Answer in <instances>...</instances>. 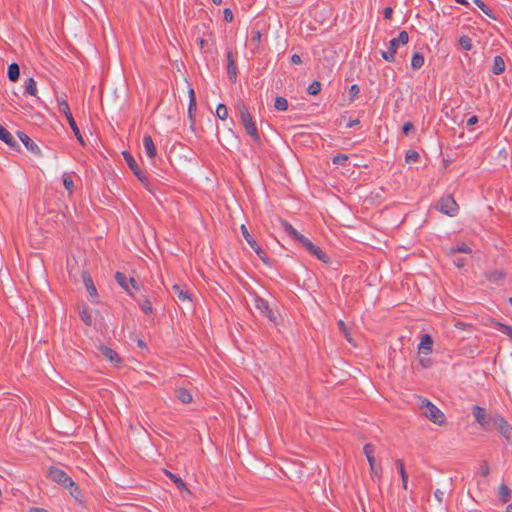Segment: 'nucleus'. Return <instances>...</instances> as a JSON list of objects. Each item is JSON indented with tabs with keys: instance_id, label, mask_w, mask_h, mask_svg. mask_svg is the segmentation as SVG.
I'll list each match as a JSON object with an SVG mask.
<instances>
[{
	"instance_id": "obj_1",
	"label": "nucleus",
	"mask_w": 512,
	"mask_h": 512,
	"mask_svg": "<svg viewBox=\"0 0 512 512\" xmlns=\"http://www.w3.org/2000/svg\"><path fill=\"white\" fill-rule=\"evenodd\" d=\"M472 415L482 430L486 432L497 431L505 438L507 443L511 442L512 426L502 415L497 412H488L478 405L472 407Z\"/></svg>"
},
{
	"instance_id": "obj_2",
	"label": "nucleus",
	"mask_w": 512,
	"mask_h": 512,
	"mask_svg": "<svg viewBox=\"0 0 512 512\" xmlns=\"http://www.w3.org/2000/svg\"><path fill=\"white\" fill-rule=\"evenodd\" d=\"M237 110L240 118V123L243 125L246 133L252 138L253 142L260 144L261 138L256 127L255 122L253 121L252 115L248 110V107L244 102H239L237 104Z\"/></svg>"
},
{
	"instance_id": "obj_3",
	"label": "nucleus",
	"mask_w": 512,
	"mask_h": 512,
	"mask_svg": "<svg viewBox=\"0 0 512 512\" xmlns=\"http://www.w3.org/2000/svg\"><path fill=\"white\" fill-rule=\"evenodd\" d=\"M419 407L422 414L434 424L441 426L446 422L444 413L428 399H421Z\"/></svg>"
},
{
	"instance_id": "obj_4",
	"label": "nucleus",
	"mask_w": 512,
	"mask_h": 512,
	"mask_svg": "<svg viewBox=\"0 0 512 512\" xmlns=\"http://www.w3.org/2000/svg\"><path fill=\"white\" fill-rule=\"evenodd\" d=\"M57 101H58V110H59V112L64 114L65 118L68 121L70 128L72 129L75 137L77 138V141L81 145H85L83 136H82L80 129L71 113L68 102L65 99H58Z\"/></svg>"
},
{
	"instance_id": "obj_5",
	"label": "nucleus",
	"mask_w": 512,
	"mask_h": 512,
	"mask_svg": "<svg viewBox=\"0 0 512 512\" xmlns=\"http://www.w3.org/2000/svg\"><path fill=\"white\" fill-rule=\"evenodd\" d=\"M435 208L450 217L456 216L459 211L457 202L450 194L442 196L436 203Z\"/></svg>"
},
{
	"instance_id": "obj_6",
	"label": "nucleus",
	"mask_w": 512,
	"mask_h": 512,
	"mask_svg": "<svg viewBox=\"0 0 512 512\" xmlns=\"http://www.w3.org/2000/svg\"><path fill=\"white\" fill-rule=\"evenodd\" d=\"M122 155H123V158L125 160V162L127 163L128 167L131 169V171L133 172V174L137 177V179L147 188V189H150V182H149V179H148V176L146 173H144L139 165L137 164L136 160L134 159V157L128 152V151H123L122 152Z\"/></svg>"
},
{
	"instance_id": "obj_7",
	"label": "nucleus",
	"mask_w": 512,
	"mask_h": 512,
	"mask_svg": "<svg viewBox=\"0 0 512 512\" xmlns=\"http://www.w3.org/2000/svg\"><path fill=\"white\" fill-rule=\"evenodd\" d=\"M240 229L244 239L247 241L249 246L254 250L262 262L270 267L272 265V260L267 256V253L256 243L254 238L250 235L247 227L242 224Z\"/></svg>"
},
{
	"instance_id": "obj_8",
	"label": "nucleus",
	"mask_w": 512,
	"mask_h": 512,
	"mask_svg": "<svg viewBox=\"0 0 512 512\" xmlns=\"http://www.w3.org/2000/svg\"><path fill=\"white\" fill-rule=\"evenodd\" d=\"M115 281L118 283V285L124 289L129 296L134 297V291L140 290V285L133 277H127V275L123 272L117 271L115 273Z\"/></svg>"
},
{
	"instance_id": "obj_9",
	"label": "nucleus",
	"mask_w": 512,
	"mask_h": 512,
	"mask_svg": "<svg viewBox=\"0 0 512 512\" xmlns=\"http://www.w3.org/2000/svg\"><path fill=\"white\" fill-rule=\"evenodd\" d=\"M47 478L62 487L72 485V478L62 469L56 466H50L47 470Z\"/></svg>"
},
{
	"instance_id": "obj_10",
	"label": "nucleus",
	"mask_w": 512,
	"mask_h": 512,
	"mask_svg": "<svg viewBox=\"0 0 512 512\" xmlns=\"http://www.w3.org/2000/svg\"><path fill=\"white\" fill-rule=\"evenodd\" d=\"M299 243L317 259L323 261L324 263L329 262V257L326 255V253L319 246L313 244L307 237L304 236L301 238Z\"/></svg>"
},
{
	"instance_id": "obj_11",
	"label": "nucleus",
	"mask_w": 512,
	"mask_h": 512,
	"mask_svg": "<svg viewBox=\"0 0 512 512\" xmlns=\"http://www.w3.org/2000/svg\"><path fill=\"white\" fill-rule=\"evenodd\" d=\"M254 305H255L256 309L259 310L263 316L267 317L270 321L275 322L276 315L273 312V310L270 309L269 303L266 299L256 295L254 298Z\"/></svg>"
},
{
	"instance_id": "obj_12",
	"label": "nucleus",
	"mask_w": 512,
	"mask_h": 512,
	"mask_svg": "<svg viewBox=\"0 0 512 512\" xmlns=\"http://www.w3.org/2000/svg\"><path fill=\"white\" fill-rule=\"evenodd\" d=\"M81 276H82L84 286L86 287L87 292L91 298V301L94 303H98L99 295H98L97 289L94 285V282H93V279H92L90 273L88 271L84 270V271H82Z\"/></svg>"
},
{
	"instance_id": "obj_13",
	"label": "nucleus",
	"mask_w": 512,
	"mask_h": 512,
	"mask_svg": "<svg viewBox=\"0 0 512 512\" xmlns=\"http://www.w3.org/2000/svg\"><path fill=\"white\" fill-rule=\"evenodd\" d=\"M226 58H227V76L232 83H235L237 80L238 70H237V66H236V62H235L232 50H230V49L227 50Z\"/></svg>"
},
{
	"instance_id": "obj_14",
	"label": "nucleus",
	"mask_w": 512,
	"mask_h": 512,
	"mask_svg": "<svg viewBox=\"0 0 512 512\" xmlns=\"http://www.w3.org/2000/svg\"><path fill=\"white\" fill-rule=\"evenodd\" d=\"M17 135L27 150L36 156L41 155L40 147L27 134L22 131H18Z\"/></svg>"
},
{
	"instance_id": "obj_15",
	"label": "nucleus",
	"mask_w": 512,
	"mask_h": 512,
	"mask_svg": "<svg viewBox=\"0 0 512 512\" xmlns=\"http://www.w3.org/2000/svg\"><path fill=\"white\" fill-rule=\"evenodd\" d=\"M189 105H188V118L190 120L191 128L194 127L196 121L197 102L193 88L189 89Z\"/></svg>"
},
{
	"instance_id": "obj_16",
	"label": "nucleus",
	"mask_w": 512,
	"mask_h": 512,
	"mask_svg": "<svg viewBox=\"0 0 512 512\" xmlns=\"http://www.w3.org/2000/svg\"><path fill=\"white\" fill-rule=\"evenodd\" d=\"M171 290L180 302H192V294L185 286L174 284L172 285Z\"/></svg>"
},
{
	"instance_id": "obj_17",
	"label": "nucleus",
	"mask_w": 512,
	"mask_h": 512,
	"mask_svg": "<svg viewBox=\"0 0 512 512\" xmlns=\"http://www.w3.org/2000/svg\"><path fill=\"white\" fill-rule=\"evenodd\" d=\"M433 338L429 334H424L421 337L420 343L418 345L419 353L429 355L433 349Z\"/></svg>"
},
{
	"instance_id": "obj_18",
	"label": "nucleus",
	"mask_w": 512,
	"mask_h": 512,
	"mask_svg": "<svg viewBox=\"0 0 512 512\" xmlns=\"http://www.w3.org/2000/svg\"><path fill=\"white\" fill-rule=\"evenodd\" d=\"M409 41V35L407 33V31L403 30L399 33L398 37L396 38H392L389 42V47L390 50H392L393 52H397V49L399 48L400 45H406Z\"/></svg>"
},
{
	"instance_id": "obj_19",
	"label": "nucleus",
	"mask_w": 512,
	"mask_h": 512,
	"mask_svg": "<svg viewBox=\"0 0 512 512\" xmlns=\"http://www.w3.org/2000/svg\"><path fill=\"white\" fill-rule=\"evenodd\" d=\"M135 301L137 302L140 310L146 314V315H152L154 314V309L152 307L151 300L147 297L142 295L141 297H133Z\"/></svg>"
},
{
	"instance_id": "obj_20",
	"label": "nucleus",
	"mask_w": 512,
	"mask_h": 512,
	"mask_svg": "<svg viewBox=\"0 0 512 512\" xmlns=\"http://www.w3.org/2000/svg\"><path fill=\"white\" fill-rule=\"evenodd\" d=\"M142 142L147 157L150 159L154 158L157 155V150L151 135L145 134Z\"/></svg>"
},
{
	"instance_id": "obj_21",
	"label": "nucleus",
	"mask_w": 512,
	"mask_h": 512,
	"mask_svg": "<svg viewBox=\"0 0 512 512\" xmlns=\"http://www.w3.org/2000/svg\"><path fill=\"white\" fill-rule=\"evenodd\" d=\"M0 140L3 141L11 148H19V144L14 139L13 135L0 124Z\"/></svg>"
},
{
	"instance_id": "obj_22",
	"label": "nucleus",
	"mask_w": 512,
	"mask_h": 512,
	"mask_svg": "<svg viewBox=\"0 0 512 512\" xmlns=\"http://www.w3.org/2000/svg\"><path fill=\"white\" fill-rule=\"evenodd\" d=\"M99 350L101 352V354L109 361L111 362H114V363H121L122 359L121 357L118 355V353L113 350L112 348L108 347V346H105V345H102L99 347Z\"/></svg>"
},
{
	"instance_id": "obj_23",
	"label": "nucleus",
	"mask_w": 512,
	"mask_h": 512,
	"mask_svg": "<svg viewBox=\"0 0 512 512\" xmlns=\"http://www.w3.org/2000/svg\"><path fill=\"white\" fill-rule=\"evenodd\" d=\"M280 224L284 232L292 239L299 242L300 239L304 237V235L300 234L288 221L281 219Z\"/></svg>"
},
{
	"instance_id": "obj_24",
	"label": "nucleus",
	"mask_w": 512,
	"mask_h": 512,
	"mask_svg": "<svg viewBox=\"0 0 512 512\" xmlns=\"http://www.w3.org/2000/svg\"><path fill=\"white\" fill-rule=\"evenodd\" d=\"M484 275L489 282L497 285H501L506 276L503 270L487 271Z\"/></svg>"
},
{
	"instance_id": "obj_25",
	"label": "nucleus",
	"mask_w": 512,
	"mask_h": 512,
	"mask_svg": "<svg viewBox=\"0 0 512 512\" xmlns=\"http://www.w3.org/2000/svg\"><path fill=\"white\" fill-rule=\"evenodd\" d=\"M165 474L167 475V477L176 485V487L182 491V492H186L188 494H191V491L187 488L186 486V483L182 480V478L170 471H165Z\"/></svg>"
},
{
	"instance_id": "obj_26",
	"label": "nucleus",
	"mask_w": 512,
	"mask_h": 512,
	"mask_svg": "<svg viewBox=\"0 0 512 512\" xmlns=\"http://www.w3.org/2000/svg\"><path fill=\"white\" fill-rule=\"evenodd\" d=\"M505 67L506 66H505L504 59L499 55L495 56L493 59V65L491 68V72L494 75H500L505 71Z\"/></svg>"
},
{
	"instance_id": "obj_27",
	"label": "nucleus",
	"mask_w": 512,
	"mask_h": 512,
	"mask_svg": "<svg viewBox=\"0 0 512 512\" xmlns=\"http://www.w3.org/2000/svg\"><path fill=\"white\" fill-rule=\"evenodd\" d=\"M176 398L183 404H189L192 402L193 397L191 393L185 388H178L175 391Z\"/></svg>"
},
{
	"instance_id": "obj_28",
	"label": "nucleus",
	"mask_w": 512,
	"mask_h": 512,
	"mask_svg": "<svg viewBox=\"0 0 512 512\" xmlns=\"http://www.w3.org/2000/svg\"><path fill=\"white\" fill-rule=\"evenodd\" d=\"M7 77L11 82H17L20 77V67L17 63L13 62L8 66Z\"/></svg>"
},
{
	"instance_id": "obj_29",
	"label": "nucleus",
	"mask_w": 512,
	"mask_h": 512,
	"mask_svg": "<svg viewBox=\"0 0 512 512\" xmlns=\"http://www.w3.org/2000/svg\"><path fill=\"white\" fill-rule=\"evenodd\" d=\"M65 488L69 490L70 495L74 497L75 500L82 502V491L76 482L72 480V485L66 486Z\"/></svg>"
},
{
	"instance_id": "obj_30",
	"label": "nucleus",
	"mask_w": 512,
	"mask_h": 512,
	"mask_svg": "<svg viewBox=\"0 0 512 512\" xmlns=\"http://www.w3.org/2000/svg\"><path fill=\"white\" fill-rule=\"evenodd\" d=\"M24 89H25V93L26 94H29L31 96H35L36 93H37V86H36V82L35 80L30 77V78H27L24 82Z\"/></svg>"
},
{
	"instance_id": "obj_31",
	"label": "nucleus",
	"mask_w": 512,
	"mask_h": 512,
	"mask_svg": "<svg viewBox=\"0 0 512 512\" xmlns=\"http://www.w3.org/2000/svg\"><path fill=\"white\" fill-rule=\"evenodd\" d=\"M396 466L399 470L400 476L402 478V486L404 489H407L408 475L405 470L404 462L401 459L396 460Z\"/></svg>"
},
{
	"instance_id": "obj_32",
	"label": "nucleus",
	"mask_w": 512,
	"mask_h": 512,
	"mask_svg": "<svg viewBox=\"0 0 512 512\" xmlns=\"http://www.w3.org/2000/svg\"><path fill=\"white\" fill-rule=\"evenodd\" d=\"M511 491L506 484L499 486V499L502 503H508L510 501Z\"/></svg>"
},
{
	"instance_id": "obj_33",
	"label": "nucleus",
	"mask_w": 512,
	"mask_h": 512,
	"mask_svg": "<svg viewBox=\"0 0 512 512\" xmlns=\"http://www.w3.org/2000/svg\"><path fill=\"white\" fill-rule=\"evenodd\" d=\"M424 65V56L421 53H414L411 59V67L414 70L420 69Z\"/></svg>"
},
{
	"instance_id": "obj_34",
	"label": "nucleus",
	"mask_w": 512,
	"mask_h": 512,
	"mask_svg": "<svg viewBox=\"0 0 512 512\" xmlns=\"http://www.w3.org/2000/svg\"><path fill=\"white\" fill-rule=\"evenodd\" d=\"M62 182H63L65 189L71 194L74 189V182L71 177V174L67 173V172L63 173L62 174Z\"/></svg>"
},
{
	"instance_id": "obj_35",
	"label": "nucleus",
	"mask_w": 512,
	"mask_h": 512,
	"mask_svg": "<svg viewBox=\"0 0 512 512\" xmlns=\"http://www.w3.org/2000/svg\"><path fill=\"white\" fill-rule=\"evenodd\" d=\"M475 5L480 8L488 17L496 20L493 10L488 7L482 0H474Z\"/></svg>"
},
{
	"instance_id": "obj_36",
	"label": "nucleus",
	"mask_w": 512,
	"mask_h": 512,
	"mask_svg": "<svg viewBox=\"0 0 512 512\" xmlns=\"http://www.w3.org/2000/svg\"><path fill=\"white\" fill-rule=\"evenodd\" d=\"M337 325H338L339 331L344 335L346 340L348 342H352V334L350 332V329L346 325V323L340 319V320H338Z\"/></svg>"
},
{
	"instance_id": "obj_37",
	"label": "nucleus",
	"mask_w": 512,
	"mask_h": 512,
	"mask_svg": "<svg viewBox=\"0 0 512 512\" xmlns=\"http://www.w3.org/2000/svg\"><path fill=\"white\" fill-rule=\"evenodd\" d=\"M471 252H472V249L466 243L458 244L454 247H451L449 250V254H451V255L456 254V253H468L469 254Z\"/></svg>"
},
{
	"instance_id": "obj_38",
	"label": "nucleus",
	"mask_w": 512,
	"mask_h": 512,
	"mask_svg": "<svg viewBox=\"0 0 512 512\" xmlns=\"http://www.w3.org/2000/svg\"><path fill=\"white\" fill-rule=\"evenodd\" d=\"M363 452L369 464L375 462V448L372 444H366L363 448Z\"/></svg>"
},
{
	"instance_id": "obj_39",
	"label": "nucleus",
	"mask_w": 512,
	"mask_h": 512,
	"mask_svg": "<svg viewBox=\"0 0 512 512\" xmlns=\"http://www.w3.org/2000/svg\"><path fill=\"white\" fill-rule=\"evenodd\" d=\"M274 107L278 111H286L288 109L287 99L281 96H277L275 98Z\"/></svg>"
},
{
	"instance_id": "obj_40",
	"label": "nucleus",
	"mask_w": 512,
	"mask_h": 512,
	"mask_svg": "<svg viewBox=\"0 0 512 512\" xmlns=\"http://www.w3.org/2000/svg\"><path fill=\"white\" fill-rule=\"evenodd\" d=\"M216 116L221 120H226L228 117V110L225 104L219 103L216 107Z\"/></svg>"
},
{
	"instance_id": "obj_41",
	"label": "nucleus",
	"mask_w": 512,
	"mask_h": 512,
	"mask_svg": "<svg viewBox=\"0 0 512 512\" xmlns=\"http://www.w3.org/2000/svg\"><path fill=\"white\" fill-rule=\"evenodd\" d=\"M495 327L502 333L506 334L512 340V326L500 322H495Z\"/></svg>"
},
{
	"instance_id": "obj_42",
	"label": "nucleus",
	"mask_w": 512,
	"mask_h": 512,
	"mask_svg": "<svg viewBox=\"0 0 512 512\" xmlns=\"http://www.w3.org/2000/svg\"><path fill=\"white\" fill-rule=\"evenodd\" d=\"M79 316H80V319L87 325V326H91L92 325V316H91V313L89 312V310L87 308L83 309L80 311L79 313Z\"/></svg>"
},
{
	"instance_id": "obj_43",
	"label": "nucleus",
	"mask_w": 512,
	"mask_h": 512,
	"mask_svg": "<svg viewBox=\"0 0 512 512\" xmlns=\"http://www.w3.org/2000/svg\"><path fill=\"white\" fill-rule=\"evenodd\" d=\"M459 44L466 51H469L472 48V40L467 35H463L459 38Z\"/></svg>"
},
{
	"instance_id": "obj_44",
	"label": "nucleus",
	"mask_w": 512,
	"mask_h": 512,
	"mask_svg": "<svg viewBox=\"0 0 512 512\" xmlns=\"http://www.w3.org/2000/svg\"><path fill=\"white\" fill-rule=\"evenodd\" d=\"M321 91V83L319 81H313L307 88V92L310 95H317Z\"/></svg>"
},
{
	"instance_id": "obj_45",
	"label": "nucleus",
	"mask_w": 512,
	"mask_h": 512,
	"mask_svg": "<svg viewBox=\"0 0 512 512\" xmlns=\"http://www.w3.org/2000/svg\"><path fill=\"white\" fill-rule=\"evenodd\" d=\"M419 159V153L415 150H408L405 155L407 163L416 162Z\"/></svg>"
},
{
	"instance_id": "obj_46",
	"label": "nucleus",
	"mask_w": 512,
	"mask_h": 512,
	"mask_svg": "<svg viewBox=\"0 0 512 512\" xmlns=\"http://www.w3.org/2000/svg\"><path fill=\"white\" fill-rule=\"evenodd\" d=\"M395 54L396 52H393L390 48H388L387 51H381L383 59L388 62H393L395 60Z\"/></svg>"
},
{
	"instance_id": "obj_47",
	"label": "nucleus",
	"mask_w": 512,
	"mask_h": 512,
	"mask_svg": "<svg viewBox=\"0 0 512 512\" xmlns=\"http://www.w3.org/2000/svg\"><path fill=\"white\" fill-rule=\"evenodd\" d=\"M348 159H349V157L347 155H345V154H338V155L333 157L332 162H333V164L342 165Z\"/></svg>"
},
{
	"instance_id": "obj_48",
	"label": "nucleus",
	"mask_w": 512,
	"mask_h": 512,
	"mask_svg": "<svg viewBox=\"0 0 512 512\" xmlns=\"http://www.w3.org/2000/svg\"><path fill=\"white\" fill-rule=\"evenodd\" d=\"M223 17L226 22H232L234 18L232 10L230 8H225L223 11Z\"/></svg>"
},
{
	"instance_id": "obj_49",
	"label": "nucleus",
	"mask_w": 512,
	"mask_h": 512,
	"mask_svg": "<svg viewBox=\"0 0 512 512\" xmlns=\"http://www.w3.org/2000/svg\"><path fill=\"white\" fill-rule=\"evenodd\" d=\"M369 466H370L371 475L379 477V473L381 471V466L376 465V462H372V464H369Z\"/></svg>"
},
{
	"instance_id": "obj_50",
	"label": "nucleus",
	"mask_w": 512,
	"mask_h": 512,
	"mask_svg": "<svg viewBox=\"0 0 512 512\" xmlns=\"http://www.w3.org/2000/svg\"><path fill=\"white\" fill-rule=\"evenodd\" d=\"M414 131V125L411 123V122H406L404 123V125L402 126V132L405 134V135H409L411 132Z\"/></svg>"
},
{
	"instance_id": "obj_51",
	"label": "nucleus",
	"mask_w": 512,
	"mask_h": 512,
	"mask_svg": "<svg viewBox=\"0 0 512 512\" xmlns=\"http://www.w3.org/2000/svg\"><path fill=\"white\" fill-rule=\"evenodd\" d=\"M419 362L423 368H429L432 364L429 358L420 357Z\"/></svg>"
},
{
	"instance_id": "obj_52",
	"label": "nucleus",
	"mask_w": 512,
	"mask_h": 512,
	"mask_svg": "<svg viewBox=\"0 0 512 512\" xmlns=\"http://www.w3.org/2000/svg\"><path fill=\"white\" fill-rule=\"evenodd\" d=\"M393 14V9L391 7H386L383 11L384 18L389 20L391 19Z\"/></svg>"
},
{
	"instance_id": "obj_53",
	"label": "nucleus",
	"mask_w": 512,
	"mask_h": 512,
	"mask_svg": "<svg viewBox=\"0 0 512 512\" xmlns=\"http://www.w3.org/2000/svg\"><path fill=\"white\" fill-rule=\"evenodd\" d=\"M477 122H478V117L476 115H473L467 120V127L470 128L471 126L475 125Z\"/></svg>"
},
{
	"instance_id": "obj_54",
	"label": "nucleus",
	"mask_w": 512,
	"mask_h": 512,
	"mask_svg": "<svg viewBox=\"0 0 512 512\" xmlns=\"http://www.w3.org/2000/svg\"><path fill=\"white\" fill-rule=\"evenodd\" d=\"M292 64H301L302 59L298 54H293L290 58Z\"/></svg>"
},
{
	"instance_id": "obj_55",
	"label": "nucleus",
	"mask_w": 512,
	"mask_h": 512,
	"mask_svg": "<svg viewBox=\"0 0 512 512\" xmlns=\"http://www.w3.org/2000/svg\"><path fill=\"white\" fill-rule=\"evenodd\" d=\"M260 38H261V33L259 31L253 32V35H252L253 41H260Z\"/></svg>"
},
{
	"instance_id": "obj_56",
	"label": "nucleus",
	"mask_w": 512,
	"mask_h": 512,
	"mask_svg": "<svg viewBox=\"0 0 512 512\" xmlns=\"http://www.w3.org/2000/svg\"><path fill=\"white\" fill-rule=\"evenodd\" d=\"M434 495H435V497H436L439 501H441V499H442V495H443V492H442V491H440L439 489H437V490L434 492Z\"/></svg>"
},
{
	"instance_id": "obj_57",
	"label": "nucleus",
	"mask_w": 512,
	"mask_h": 512,
	"mask_svg": "<svg viewBox=\"0 0 512 512\" xmlns=\"http://www.w3.org/2000/svg\"><path fill=\"white\" fill-rule=\"evenodd\" d=\"M29 512H48L43 508L33 507L29 510Z\"/></svg>"
},
{
	"instance_id": "obj_58",
	"label": "nucleus",
	"mask_w": 512,
	"mask_h": 512,
	"mask_svg": "<svg viewBox=\"0 0 512 512\" xmlns=\"http://www.w3.org/2000/svg\"><path fill=\"white\" fill-rule=\"evenodd\" d=\"M345 90L348 93L349 98L352 99V86L348 87V85H346Z\"/></svg>"
},
{
	"instance_id": "obj_59",
	"label": "nucleus",
	"mask_w": 512,
	"mask_h": 512,
	"mask_svg": "<svg viewBox=\"0 0 512 512\" xmlns=\"http://www.w3.org/2000/svg\"><path fill=\"white\" fill-rule=\"evenodd\" d=\"M198 43H199L200 48H203L205 43H206V41L203 38H199L198 39Z\"/></svg>"
},
{
	"instance_id": "obj_60",
	"label": "nucleus",
	"mask_w": 512,
	"mask_h": 512,
	"mask_svg": "<svg viewBox=\"0 0 512 512\" xmlns=\"http://www.w3.org/2000/svg\"><path fill=\"white\" fill-rule=\"evenodd\" d=\"M482 474H483V476H487V475L489 474V468H488V466H485V467L483 468V470H482Z\"/></svg>"
},
{
	"instance_id": "obj_61",
	"label": "nucleus",
	"mask_w": 512,
	"mask_h": 512,
	"mask_svg": "<svg viewBox=\"0 0 512 512\" xmlns=\"http://www.w3.org/2000/svg\"><path fill=\"white\" fill-rule=\"evenodd\" d=\"M458 4L469 6V3L466 0H455Z\"/></svg>"
},
{
	"instance_id": "obj_62",
	"label": "nucleus",
	"mask_w": 512,
	"mask_h": 512,
	"mask_svg": "<svg viewBox=\"0 0 512 512\" xmlns=\"http://www.w3.org/2000/svg\"><path fill=\"white\" fill-rule=\"evenodd\" d=\"M359 93V87L354 84V97Z\"/></svg>"
},
{
	"instance_id": "obj_63",
	"label": "nucleus",
	"mask_w": 512,
	"mask_h": 512,
	"mask_svg": "<svg viewBox=\"0 0 512 512\" xmlns=\"http://www.w3.org/2000/svg\"><path fill=\"white\" fill-rule=\"evenodd\" d=\"M138 346H140V347H145V346H146V344H145V342H144L143 340L139 339V340H138Z\"/></svg>"
},
{
	"instance_id": "obj_64",
	"label": "nucleus",
	"mask_w": 512,
	"mask_h": 512,
	"mask_svg": "<svg viewBox=\"0 0 512 512\" xmlns=\"http://www.w3.org/2000/svg\"><path fill=\"white\" fill-rule=\"evenodd\" d=\"M506 512H512V503L507 505Z\"/></svg>"
}]
</instances>
